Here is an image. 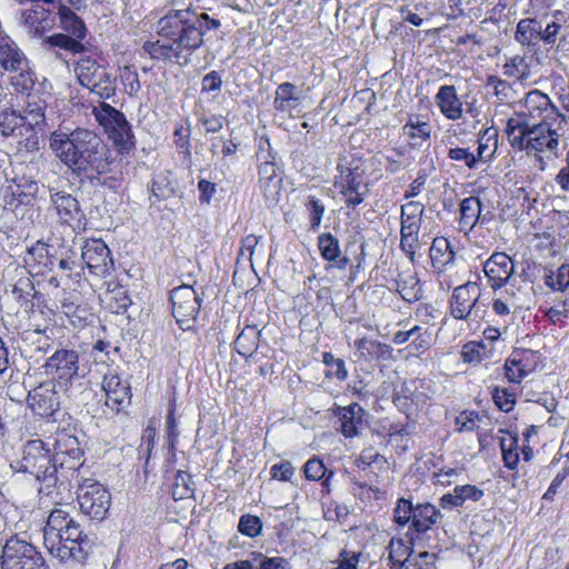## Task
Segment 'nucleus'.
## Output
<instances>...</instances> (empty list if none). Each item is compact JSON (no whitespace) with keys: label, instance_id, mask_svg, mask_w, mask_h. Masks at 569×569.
Here are the masks:
<instances>
[{"label":"nucleus","instance_id":"obj_16","mask_svg":"<svg viewBox=\"0 0 569 569\" xmlns=\"http://www.w3.org/2000/svg\"><path fill=\"white\" fill-rule=\"evenodd\" d=\"M28 403L33 413L52 417L60 407L59 396L53 381H46L32 389L28 395Z\"/></svg>","mask_w":569,"mask_h":569},{"label":"nucleus","instance_id":"obj_18","mask_svg":"<svg viewBox=\"0 0 569 569\" xmlns=\"http://www.w3.org/2000/svg\"><path fill=\"white\" fill-rule=\"evenodd\" d=\"M106 393V406L114 412H120L131 401V387L128 381L121 380L116 372H108L102 380Z\"/></svg>","mask_w":569,"mask_h":569},{"label":"nucleus","instance_id":"obj_8","mask_svg":"<svg viewBox=\"0 0 569 569\" xmlns=\"http://www.w3.org/2000/svg\"><path fill=\"white\" fill-rule=\"evenodd\" d=\"M20 470L36 477L37 480L48 482V486L57 481V466L44 447L42 440H30L24 445Z\"/></svg>","mask_w":569,"mask_h":569},{"label":"nucleus","instance_id":"obj_59","mask_svg":"<svg viewBox=\"0 0 569 569\" xmlns=\"http://www.w3.org/2000/svg\"><path fill=\"white\" fill-rule=\"evenodd\" d=\"M455 489L462 505L467 500L479 501L483 497V491L472 485L456 486Z\"/></svg>","mask_w":569,"mask_h":569},{"label":"nucleus","instance_id":"obj_11","mask_svg":"<svg viewBox=\"0 0 569 569\" xmlns=\"http://www.w3.org/2000/svg\"><path fill=\"white\" fill-rule=\"evenodd\" d=\"M77 499L84 515L93 520H102L110 508L111 496L98 481L84 479L79 483Z\"/></svg>","mask_w":569,"mask_h":569},{"label":"nucleus","instance_id":"obj_62","mask_svg":"<svg viewBox=\"0 0 569 569\" xmlns=\"http://www.w3.org/2000/svg\"><path fill=\"white\" fill-rule=\"evenodd\" d=\"M521 360L509 359L506 362V377L510 382H520L522 377L527 375L522 367H519Z\"/></svg>","mask_w":569,"mask_h":569},{"label":"nucleus","instance_id":"obj_6","mask_svg":"<svg viewBox=\"0 0 569 569\" xmlns=\"http://www.w3.org/2000/svg\"><path fill=\"white\" fill-rule=\"evenodd\" d=\"M92 114L113 142L119 153L134 148V137L124 114L107 102L100 101L92 108Z\"/></svg>","mask_w":569,"mask_h":569},{"label":"nucleus","instance_id":"obj_14","mask_svg":"<svg viewBox=\"0 0 569 569\" xmlns=\"http://www.w3.org/2000/svg\"><path fill=\"white\" fill-rule=\"evenodd\" d=\"M82 456L83 451L76 436L66 431L56 435L52 460L57 468L77 470L81 466Z\"/></svg>","mask_w":569,"mask_h":569},{"label":"nucleus","instance_id":"obj_38","mask_svg":"<svg viewBox=\"0 0 569 569\" xmlns=\"http://www.w3.org/2000/svg\"><path fill=\"white\" fill-rule=\"evenodd\" d=\"M356 355L358 360H370L372 358L383 357L390 352L388 345L366 337L355 341Z\"/></svg>","mask_w":569,"mask_h":569},{"label":"nucleus","instance_id":"obj_37","mask_svg":"<svg viewBox=\"0 0 569 569\" xmlns=\"http://www.w3.org/2000/svg\"><path fill=\"white\" fill-rule=\"evenodd\" d=\"M150 199L163 201L176 194V184L169 172H160L153 176L150 184Z\"/></svg>","mask_w":569,"mask_h":569},{"label":"nucleus","instance_id":"obj_1","mask_svg":"<svg viewBox=\"0 0 569 569\" xmlns=\"http://www.w3.org/2000/svg\"><path fill=\"white\" fill-rule=\"evenodd\" d=\"M219 26L220 21L206 12L196 13L189 9L171 11L157 24L162 42H146L143 49L152 59L169 60L182 67L190 53L201 46L206 31Z\"/></svg>","mask_w":569,"mask_h":569},{"label":"nucleus","instance_id":"obj_49","mask_svg":"<svg viewBox=\"0 0 569 569\" xmlns=\"http://www.w3.org/2000/svg\"><path fill=\"white\" fill-rule=\"evenodd\" d=\"M238 530L244 536L254 538L262 531V521L258 516L242 515L239 519Z\"/></svg>","mask_w":569,"mask_h":569},{"label":"nucleus","instance_id":"obj_22","mask_svg":"<svg viewBox=\"0 0 569 569\" xmlns=\"http://www.w3.org/2000/svg\"><path fill=\"white\" fill-rule=\"evenodd\" d=\"M77 79L99 98L108 99L116 92V78L112 73H77Z\"/></svg>","mask_w":569,"mask_h":569},{"label":"nucleus","instance_id":"obj_46","mask_svg":"<svg viewBox=\"0 0 569 569\" xmlns=\"http://www.w3.org/2000/svg\"><path fill=\"white\" fill-rule=\"evenodd\" d=\"M545 282L552 290H566L569 287V264H561L556 271L547 274Z\"/></svg>","mask_w":569,"mask_h":569},{"label":"nucleus","instance_id":"obj_34","mask_svg":"<svg viewBox=\"0 0 569 569\" xmlns=\"http://www.w3.org/2000/svg\"><path fill=\"white\" fill-rule=\"evenodd\" d=\"M260 330L256 326H246L233 342L234 350L242 357H251L258 349Z\"/></svg>","mask_w":569,"mask_h":569},{"label":"nucleus","instance_id":"obj_56","mask_svg":"<svg viewBox=\"0 0 569 569\" xmlns=\"http://www.w3.org/2000/svg\"><path fill=\"white\" fill-rule=\"evenodd\" d=\"M295 467L288 460L280 461L276 463L270 469V475L273 479L279 481H290L295 475Z\"/></svg>","mask_w":569,"mask_h":569},{"label":"nucleus","instance_id":"obj_52","mask_svg":"<svg viewBox=\"0 0 569 569\" xmlns=\"http://www.w3.org/2000/svg\"><path fill=\"white\" fill-rule=\"evenodd\" d=\"M413 503L405 498H400L396 507L393 509V520L399 526H406L411 522L412 512H413Z\"/></svg>","mask_w":569,"mask_h":569},{"label":"nucleus","instance_id":"obj_7","mask_svg":"<svg viewBox=\"0 0 569 569\" xmlns=\"http://www.w3.org/2000/svg\"><path fill=\"white\" fill-rule=\"evenodd\" d=\"M44 561L24 533H16L2 546L1 569H41Z\"/></svg>","mask_w":569,"mask_h":569},{"label":"nucleus","instance_id":"obj_5","mask_svg":"<svg viewBox=\"0 0 569 569\" xmlns=\"http://www.w3.org/2000/svg\"><path fill=\"white\" fill-rule=\"evenodd\" d=\"M59 17L60 27L70 36L64 33H54L42 40L43 47L48 49H59L71 54L81 53L84 49L82 40L87 36V28L83 20L69 7L59 2L56 10V17Z\"/></svg>","mask_w":569,"mask_h":569},{"label":"nucleus","instance_id":"obj_21","mask_svg":"<svg viewBox=\"0 0 569 569\" xmlns=\"http://www.w3.org/2000/svg\"><path fill=\"white\" fill-rule=\"evenodd\" d=\"M317 246L323 260L330 263L331 268L346 270L350 259L342 254L339 239L331 232H323L318 236Z\"/></svg>","mask_w":569,"mask_h":569},{"label":"nucleus","instance_id":"obj_20","mask_svg":"<svg viewBox=\"0 0 569 569\" xmlns=\"http://www.w3.org/2000/svg\"><path fill=\"white\" fill-rule=\"evenodd\" d=\"M333 413L338 418L339 430L346 438L359 436L365 427V410L359 403L353 402L346 407L338 406Z\"/></svg>","mask_w":569,"mask_h":569},{"label":"nucleus","instance_id":"obj_64","mask_svg":"<svg viewBox=\"0 0 569 569\" xmlns=\"http://www.w3.org/2000/svg\"><path fill=\"white\" fill-rule=\"evenodd\" d=\"M258 569H290L289 562L282 557L262 558Z\"/></svg>","mask_w":569,"mask_h":569},{"label":"nucleus","instance_id":"obj_4","mask_svg":"<svg viewBox=\"0 0 569 569\" xmlns=\"http://www.w3.org/2000/svg\"><path fill=\"white\" fill-rule=\"evenodd\" d=\"M506 134L512 148L528 154L556 151L559 146L557 132L542 130L526 116H512L507 120Z\"/></svg>","mask_w":569,"mask_h":569},{"label":"nucleus","instance_id":"obj_58","mask_svg":"<svg viewBox=\"0 0 569 569\" xmlns=\"http://www.w3.org/2000/svg\"><path fill=\"white\" fill-rule=\"evenodd\" d=\"M10 82L14 90L20 93H29L33 88L34 81L31 78V73H14L10 78Z\"/></svg>","mask_w":569,"mask_h":569},{"label":"nucleus","instance_id":"obj_10","mask_svg":"<svg viewBox=\"0 0 569 569\" xmlns=\"http://www.w3.org/2000/svg\"><path fill=\"white\" fill-rule=\"evenodd\" d=\"M481 289L477 282L467 283L455 288L450 298V313L458 320L478 321L485 315L483 306L479 303Z\"/></svg>","mask_w":569,"mask_h":569},{"label":"nucleus","instance_id":"obj_47","mask_svg":"<svg viewBox=\"0 0 569 569\" xmlns=\"http://www.w3.org/2000/svg\"><path fill=\"white\" fill-rule=\"evenodd\" d=\"M295 91V86L289 82L280 84L276 91L274 108L279 111H287L291 107V101L297 100Z\"/></svg>","mask_w":569,"mask_h":569},{"label":"nucleus","instance_id":"obj_60","mask_svg":"<svg viewBox=\"0 0 569 569\" xmlns=\"http://www.w3.org/2000/svg\"><path fill=\"white\" fill-rule=\"evenodd\" d=\"M448 157L453 161H463L468 168H475L477 164V158L473 153L469 152L465 148H452L449 150Z\"/></svg>","mask_w":569,"mask_h":569},{"label":"nucleus","instance_id":"obj_45","mask_svg":"<svg viewBox=\"0 0 569 569\" xmlns=\"http://www.w3.org/2000/svg\"><path fill=\"white\" fill-rule=\"evenodd\" d=\"M486 90L487 93H493L499 101H509L513 94L511 86L493 74L488 77Z\"/></svg>","mask_w":569,"mask_h":569},{"label":"nucleus","instance_id":"obj_19","mask_svg":"<svg viewBox=\"0 0 569 569\" xmlns=\"http://www.w3.org/2000/svg\"><path fill=\"white\" fill-rule=\"evenodd\" d=\"M258 159L261 160L258 167L260 189L263 191L268 201H277L280 194L282 179L279 176V167L274 162V156L270 153L267 156L258 154Z\"/></svg>","mask_w":569,"mask_h":569},{"label":"nucleus","instance_id":"obj_31","mask_svg":"<svg viewBox=\"0 0 569 569\" xmlns=\"http://www.w3.org/2000/svg\"><path fill=\"white\" fill-rule=\"evenodd\" d=\"M369 189L356 174H348L341 183L340 193L343 196L347 206L356 208L363 202Z\"/></svg>","mask_w":569,"mask_h":569},{"label":"nucleus","instance_id":"obj_41","mask_svg":"<svg viewBox=\"0 0 569 569\" xmlns=\"http://www.w3.org/2000/svg\"><path fill=\"white\" fill-rule=\"evenodd\" d=\"M306 479L310 481H319L325 478L322 486L329 487L330 478L333 476L332 471H327L322 460L317 457L310 458L303 466Z\"/></svg>","mask_w":569,"mask_h":569},{"label":"nucleus","instance_id":"obj_2","mask_svg":"<svg viewBox=\"0 0 569 569\" xmlns=\"http://www.w3.org/2000/svg\"><path fill=\"white\" fill-rule=\"evenodd\" d=\"M54 156L76 176L94 178L111 171L112 152L96 132L77 128L57 129L49 137Z\"/></svg>","mask_w":569,"mask_h":569},{"label":"nucleus","instance_id":"obj_57","mask_svg":"<svg viewBox=\"0 0 569 569\" xmlns=\"http://www.w3.org/2000/svg\"><path fill=\"white\" fill-rule=\"evenodd\" d=\"M561 28L562 26L555 20L548 22L545 28L541 26L540 41L547 46H553L558 40Z\"/></svg>","mask_w":569,"mask_h":569},{"label":"nucleus","instance_id":"obj_36","mask_svg":"<svg viewBox=\"0 0 569 569\" xmlns=\"http://www.w3.org/2000/svg\"><path fill=\"white\" fill-rule=\"evenodd\" d=\"M500 432L505 433V436L500 438V449L505 467L515 470L519 463L518 436L502 430H500Z\"/></svg>","mask_w":569,"mask_h":569},{"label":"nucleus","instance_id":"obj_17","mask_svg":"<svg viewBox=\"0 0 569 569\" xmlns=\"http://www.w3.org/2000/svg\"><path fill=\"white\" fill-rule=\"evenodd\" d=\"M513 261L505 252H493L483 263V272L492 290L506 286L513 273Z\"/></svg>","mask_w":569,"mask_h":569},{"label":"nucleus","instance_id":"obj_61","mask_svg":"<svg viewBox=\"0 0 569 569\" xmlns=\"http://www.w3.org/2000/svg\"><path fill=\"white\" fill-rule=\"evenodd\" d=\"M260 237L256 234H248L241 241V249L239 252V258H246L250 262L252 261V256L254 253V249L258 246Z\"/></svg>","mask_w":569,"mask_h":569},{"label":"nucleus","instance_id":"obj_25","mask_svg":"<svg viewBox=\"0 0 569 569\" xmlns=\"http://www.w3.org/2000/svg\"><path fill=\"white\" fill-rule=\"evenodd\" d=\"M28 68L22 51L9 39H0V69L4 71H24Z\"/></svg>","mask_w":569,"mask_h":569},{"label":"nucleus","instance_id":"obj_27","mask_svg":"<svg viewBox=\"0 0 569 569\" xmlns=\"http://www.w3.org/2000/svg\"><path fill=\"white\" fill-rule=\"evenodd\" d=\"M61 310L74 327L86 325L90 316V311L86 303L82 302L79 295L69 292L61 301Z\"/></svg>","mask_w":569,"mask_h":569},{"label":"nucleus","instance_id":"obj_63","mask_svg":"<svg viewBox=\"0 0 569 569\" xmlns=\"http://www.w3.org/2000/svg\"><path fill=\"white\" fill-rule=\"evenodd\" d=\"M224 118L217 114H208L200 118V122L204 127L207 133L219 132L224 124Z\"/></svg>","mask_w":569,"mask_h":569},{"label":"nucleus","instance_id":"obj_13","mask_svg":"<svg viewBox=\"0 0 569 569\" xmlns=\"http://www.w3.org/2000/svg\"><path fill=\"white\" fill-rule=\"evenodd\" d=\"M44 368L59 386H64L78 377L79 355L74 350L59 349L48 358Z\"/></svg>","mask_w":569,"mask_h":569},{"label":"nucleus","instance_id":"obj_43","mask_svg":"<svg viewBox=\"0 0 569 569\" xmlns=\"http://www.w3.org/2000/svg\"><path fill=\"white\" fill-rule=\"evenodd\" d=\"M194 483L191 476L186 471H178L174 478L172 497L174 500L189 498L194 492Z\"/></svg>","mask_w":569,"mask_h":569},{"label":"nucleus","instance_id":"obj_33","mask_svg":"<svg viewBox=\"0 0 569 569\" xmlns=\"http://www.w3.org/2000/svg\"><path fill=\"white\" fill-rule=\"evenodd\" d=\"M550 104L552 103L547 94L539 90H532L525 98V110L517 112L515 116H526L536 122Z\"/></svg>","mask_w":569,"mask_h":569},{"label":"nucleus","instance_id":"obj_12","mask_svg":"<svg viewBox=\"0 0 569 569\" xmlns=\"http://www.w3.org/2000/svg\"><path fill=\"white\" fill-rule=\"evenodd\" d=\"M50 202L56 211L59 222L71 227L73 230H82L87 219L76 197L64 190L49 188Z\"/></svg>","mask_w":569,"mask_h":569},{"label":"nucleus","instance_id":"obj_53","mask_svg":"<svg viewBox=\"0 0 569 569\" xmlns=\"http://www.w3.org/2000/svg\"><path fill=\"white\" fill-rule=\"evenodd\" d=\"M174 411H176V398L173 397L171 399L170 408L168 410L167 419H166V431H167V438H168V446L170 449H174L178 437H179V430L178 425L174 418Z\"/></svg>","mask_w":569,"mask_h":569},{"label":"nucleus","instance_id":"obj_29","mask_svg":"<svg viewBox=\"0 0 569 569\" xmlns=\"http://www.w3.org/2000/svg\"><path fill=\"white\" fill-rule=\"evenodd\" d=\"M437 104L441 113L450 120H458L462 116V104L459 101L453 86H442L437 96Z\"/></svg>","mask_w":569,"mask_h":569},{"label":"nucleus","instance_id":"obj_15","mask_svg":"<svg viewBox=\"0 0 569 569\" xmlns=\"http://www.w3.org/2000/svg\"><path fill=\"white\" fill-rule=\"evenodd\" d=\"M81 258L89 271L99 277L110 274L113 268L110 249L101 239L86 240L82 246Z\"/></svg>","mask_w":569,"mask_h":569},{"label":"nucleus","instance_id":"obj_55","mask_svg":"<svg viewBox=\"0 0 569 569\" xmlns=\"http://www.w3.org/2000/svg\"><path fill=\"white\" fill-rule=\"evenodd\" d=\"M492 398L497 407L505 412H509L516 402L515 395L509 392L507 389L496 388L493 390Z\"/></svg>","mask_w":569,"mask_h":569},{"label":"nucleus","instance_id":"obj_30","mask_svg":"<svg viewBox=\"0 0 569 569\" xmlns=\"http://www.w3.org/2000/svg\"><path fill=\"white\" fill-rule=\"evenodd\" d=\"M411 527L417 533H425L437 523L440 511L431 503H418L413 508Z\"/></svg>","mask_w":569,"mask_h":569},{"label":"nucleus","instance_id":"obj_51","mask_svg":"<svg viewBox=\"0 0 569 569\" xmlns=\"http://www.w3.org/2000/svg\"><path fill=\"white\" fill-rule=\"evenodd\" d=\"M400 249L405 252L410 262H415L416 251L420 249L419 232L408 233L400 231Z\"/></svg>","mask_w":569,"mask_h":569},{"label":"nucleus","instance_id":"obj_44","mask_svg":"<svg viewBox=\"0 0 569 569\" xmlns=\"http://www.w3.org/2000/svg\"><path fill=\"white\" fill-rule=\"evenodd\" d=\"M16 189L13 194L20 198V202H30L39 192V184L36 180L27 177L18 178L16 181Z\"/></svg>","mask_w":569,"mask_h":569},{"label":"nucleus","instance_id":"obj_9","mask_svg":"<svg viewBox=\"0 0 569 569\" xmlns=\"http://www.w3.org/2000/svg\"><path fill=\"white\" fill-rule=\"evenodd\" d=\"M171 310L178 326L183 330L194 329L201 310L202 298L188 284L176 287L170 293Z\"/></svg>","mask_w":569,"mask_h":569},{"label":"nucleus","instance_id":"obj_32","mask_svg":"<svg viewBox=\"0 0 569 569\" xmlns=\"http://www.w3.org/2000/svg\"><path fill=\"white\" fill-rule=\"evenodd\" d=\"M541 21L525 18L517 23L515 39L522 46L536 47L540 41Z\"/></svg>","mask_w":569,"mask_h":569},{"label":"nucleus","instance_id":"obj_23","mask_svg":"<svg viewBox=\"0 0 569 569\" xmlns=\"http://www.w3.org/2000/svg\"><path fill=\"white\" fill-rule=\"evenodd\" d=\"M486 216L481 214V202L477 197H468L460 202L459 227L466 233L470 232L478 223L485 224Z\"/></svg>","mask_w":569,"mask_h":569},{"label":"nucleus","instance_id":"obj_28","mask_svg":"<svg viewBox=\"0 0 569 569\" xmlns=\"http://www.w3.org/2000/svg\"><path fill=\"white\" fill-rule=\"evenodd\" d=\"M396 290L400 297L409 303L419 301L422 298L423 292L417 273L412 271H402L398 273Z\"/></svg>","mask_w":569,"mask_h":569},{"label":"nucleus","instance_id":"obj_40","mask_svg":"<svg viewBox=\"0 0 569 569\" xmlns=\"http://www.w3.org/2000/svg\"><path fill=\"white\" fill-rule=\"evenodd\" d=\"M403 134L411 140L427 141L431 134L429 122L421 120L419 116H411L402 127Z\"/></svg>","mask_w":569,"mask_h":569},{"label":"nucleus","instance_id":"obj_3","mask_svg":"<svg viewBox=\"0 0 569 569\" xmlns=\"http://www.w3.org/2000/svg\"><path fill=\"white\" fill-rule=\"evenodd\" d=\"M43 546L60 561L86 559L90 548L88 536L70 516L68 506L54 508L48 516L43 528Z\"/></svg>","mask_w":569,"mask_h":569},{"label":"nucleus","instance_id":"obj_50","mask_svg":"<svg viewBox=\"0 0 569 569\" xmlns=\"http://www.w3.org/2000/svg\"><path fill=\"white\" fill-rule=\"evenodd\" d=\"M306 207L309 210V220L311 231H317L321 224L322 217L326 210L325 204L317 199L315 196H309L306 202Z\"/></svg>","mask_w":569,"mask_h":569},{"label":"nucleus","instance_id":"obj_42","mask_svg":"<svg viewBox=\"0 0 569 569\" xmlns=\"http://www.w3.org/2000/svg\"><path fill=\"white\" fill-rule=\"evenodd\" d=\"M477 162L488 161L497 149V132L495 129H487L478 140Z\"/></svg>","mask_w":569,"mask_h":569},{"label":"nucleus","instance_id":"obj_54","mask_svg":"<svg viewBox=\"0 0 569 569\" xmlns=\"http://www.w3.org/2000/svg\"><path fill=\"white\" fill-rule=\"evenodd\" d=\"M479 415L475 411H463L456 418V426L459 432L473 431L479 427Z\"/></svg>","mask_w":569,"mask_h":569},{"label":"nucleus","instance_id":"obj_26","mask_svg":"<svg viewBox=\"0 0 569 569\" xmlns=\"http://www.w3.org/2000/svg\"><path fill=\"white\" fill-rule=\"evenodd\" d=\"M21 116L26 133V147H34L38 143V137L34 130L37 128L41 129L46 121L43 108L38 104L29 103Z\"/></svg>","mask_w":569,"mask_h":569},{"label":"nucleus","instance_id":"obj_24","mask_svg":"<svg viewBox=\"0 0 569 569\" xmlns=\"http://www.w3.org/2000/svg\"><path fill=\"white\" fill-rule=\"evenodd\" d=\"M429 257L435 272L440 273L447 270L455 261V252L449 240L443 237L435 238L429 250Z\"/></svg>","mask_w":569,"mask_h":569},{"label":"nucleus","instance_id":"obj_39","mask_svg":"<svg viewBox=\"0 0 569 569\" xmlns=\"http://www.w3.org/2000/svg\"><path fill=\"white\" fill-rule=\"evenodd\" d=\"M566 123V116L561 113L556 106L550 104L545 112L537 119L535 126L540 129L549 131V129L557 132V137L560 138L562 127Z\"/></svg>","mask_w":569,"mask_h":569},{"label":"nucleus","instance_id":"obj_35","mask_svg":"<svg viewBox=\"0 0 569 569\" xmlns=\"http://www.w3.org/2000/svg\"><path fill=\"white\" fill-rule=\"evenodd\" d=\"M0 131L2 136L26 137L21 112L14 109L1 110Z\"/></svg>","mask_w":569,"mask_h":569},{"label":"nucleus","instance_id":"obj_48","mask_svg":"<svg viewBox=\"0 0 569 569\" xmlns=\"http://www.w3.org/2000/svg\"><path fill=\"white\" fill-rule=\"evenodd\" d=\"M323 363L329 368L327 377H333L339 381H343L348 378V370L342 359L336 358L330 352L323 353Z\"/></svg>","mask_w":569,"mask_h":569}]
</instances>
